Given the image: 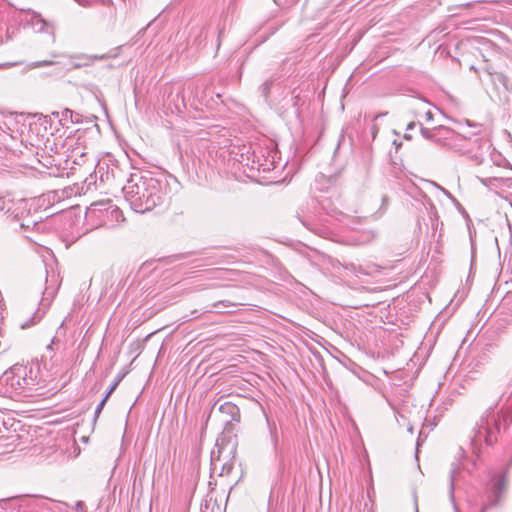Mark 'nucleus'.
I'll return each mask as SVG.
<instances>
[{
    "label": "nucleus",
    "instance_id": "f257e3e1",
    "mask_svg": "<svg viewBox=\"0 0 512 512\" xmlns=\"http://www.w3.org/2000/svg\"><path fill=\"white\" fill-rule=\"evenodd\" d=\"M168 182L164 176L149 171L130 174L122 191L125 200L136 213H147L161 206L167 199Z\"/></svg>",
    "mask_w": 512,
    "mask_h": 512
},
{
    "label": "nucleus",
    "instance_id": "f03ea898",
    "mask_svg": "<svg viewBox=\"0 0 512 512\" xmlns=\"http://www.w3.org/2000/svg\"><path fill=\"white\" fill-rule=\"evenodd\" d=\"M512 422V412L509 410L495 412V407L488 408L480 417L473 430L471 445L473 452L478 455L480 446L484 442L487 446L494 445L498 440L501 427L506 428Z\"/></svg>",
    "mask_w": 512,
    "mask_h": 512
},
{
    "label": "nucleus",
    "instance_id": "7ed1b4c3",
    "mask_svg": "<svg viewBox=\"0 0 512 512\" xmlns=\"http://www.w3.org/2000/svg\"><path fill=\"white\" fill-rule=\"evenodd\" d=\"M37 374L32 367L12 366L0 377V393L9 398L30 395L38 384Z\"/></svg>",
    "mask_w": 512,
    "mask_h": 512
},
{
    "label": "nucleus",
    "instance_id": "20e7f679",
    "mask_svg": "<svg viewBox=\"0 0 512 512\" xmlns=\"http://www.w3.org/2000/svg\"><path fill=\"white\" fill-rule=\"evenodd\" d=\"M62 361V344L60 340L54 337L51 343L46 347L45 353L42 355V362L47 370L57 374L61 371Z\"/></svg>",
    "mask_w": 512,
    "mask_h": 512
},
{
    "label": "nucleus",
    "instance_id": "39448f33",
    "mask_svg": "<svg viewBox=\"0 0 512 512\" xmlns=\"http://www.w3.org/2000/svg\"><path fill=\"white\" fill-rule=\"evenodd\" d=\"M419 126L422 137L438 145L448 147L449 142L453 140L455 131L449 127L440 125L430 129L424 127L421 123H419Z\"/></svg>",
    "mask_w": 512,
    "mask_h": 512
},
{
    "label": "nucleus",
    "instance_id": "423d86ee",
    "mask_svg": "<svg viewBox=\"0 0 512 512\" xmlns=\"http://www.w3.org/2000/svg\"><path fill=\"white\" fill-rule=\"evenodd\" d=\"M482 144L483 141L481 138H468L455 132L453 140H451L448 144V148L460 154L471 155V157H475L476 159H478V155L476 153L472 155V153L474 147L480 148Z\"/></svg>",
    "mask_w": 512,
    "mask_h": 512
},
{
    "label": "nucleus",
    "instance_id": "0eeeda50",
    "mask_svg": "<svg viewBox=\"0 0 512 512\" xmlns=\"http://www.w3.org/2000/svg\"><path fill=\"white\" fill-rule=\"evenodd\" d=\"M73 140H68L65 143L66 150V158H65V168L74 169V165L82 166L87 161V152L86 148L80 143H72Z\"/></svg>",
    "mask_w": 512,
    "mask_h": 512
},
{
    "label": "nucleus",
    "instance_id": "6e6552de",
    "mask_svg": "<svg viewBox=\"0 0 512 512\" xmlns=\"http://www.w3.org/2000/svg\"><path fill=\"white\" fill-rule=\"evenodd\" d=\"M507 477L505 474L494 475L487 487L489 506L498 505L506 491Z\"/></svg>",
    "mask_w": 512,
    "mask_h": 512
},
{
    "label": "nucleus",
    "instance_id": "1a4fd4ad",
    "mask_svg": "<svg viewBox=\"0 0 512 512\" xmlns=\"http://www.w3.org/2000/svg\"><path fill=\"white\" fill-rule=\"evenodd\" d=\"M493 389L498 394L499 402L508 401L512 397V368L494 381Z\"/></svg>",
    "mask_w": 512,
    "mask_h": 512
},
{
    "label": "nucleus",
    "instance_id": "9d476101",
    "mask_svg": "<svg viewBox=\"0 0 512 512\" xmlns=\"http://www.w3.org/2000/svg\"><path fill=\"white\" fill-rule=\"evenodd\" d=\"M223 451V448H218L217 451L213 450L211 453L210 470L212 474L225 476L229 475L233 469V463L230 460L224 461L221 458Z\"/></svg>",
    "mask_w": 512,
    "mask_h": 512
},
{
    "label": "nucleus",
    "instance_id": "9b49d317",
    "mask_svg": "<svg viewBox=\"0 0 512 512\" xmlns=\"http://www.w3.org/2000/svg\"><path fill=\"white\" fill-rule=\"evenodd\" d=\"M29 23L38 33H50L55 41L54 24L47 22L39 13L32 12Z\"/></svg>",
    "mask_w": 512,
    "mask_h": 512
},
{
    "label": "nucleus",
    "instance_id": "f8f14e48",
    "mask_svg": "<svg viewBox=\"0 0 512 512\" xmlns=\"http://www.w3.org/2000/svg\"><path fill=\"white\" fill-rule=\"evenodd\" d=\"M45 271H46L47 276H46V281H45L46 286H45L43 295H44V299L48 300V299H52L57 292V289L59 286V281H58L59 275L57 273H55V271L53 269L50 274L47 267H45Z\"/></svg>",
    "mask_w": 512,
    "mask_h": 512
},
{
    "label": "nucleus",
    "instance_id": "ddd939ff",
    "mask_svg": "<svg viewBox=\"0 0 512 512\" xmlns=\"http://www.w3.org/2000/svg\"><path fill=\"white\" fill-rule=\"evenodd\" d=\"M242 305L240 302H232L229 300H221L214 302L211 305V309L206 310V312H216V313H225V312H234L235 309Z\"/></svg>",
    "mask_w": 512,
    "mask_h": 512
},
{
    "label": "nucleus",
    "instance_id": "4468645a",
    "mask_svg": "<svg viewBox=\"0 0 512 512\" xmlns=\"http://www.w3.org/2000/svg\"><path fill=\"white\" fill-rule=\"evenodd\" d=\"M219 410L222 413H226V414L230 415L232 421L240 420L239 408L231 402H225V403L221 404L219 407Z\"/></svg>",
    "mask_w": 512,
    "mask_h": 512
},
{
    "label": "nucleus",
    "instance_id": "2eb2a0df",
    "mask_svg": "<svg viewBox=\"0 0 512 512\" xmlns=\"http://www.w3.org/2000/svg\"><path fill=\"white\" fill-rule=\"evenodd\" d=\"M457 468H453L450 472V485H449V498L453 505L455 512H460L456 502H455V473Z\"/></svg>",
    "mask_w": 512,
    "mask_h": 512
},
{
    "label": "nucleus",
    "instance_id": "dca6fc26",
    "mask_svg": "<svg viewBox=\"0 0 512 512\" xmlns=\"http://www.w3.org/2000/svg\"><path fill=\"white\" fill-rule=\"evenodd\" d=\"M52 115L58 117L60 123L64 126L68 122H70L69 121L70 118H73V110H71L69 108H65V109H63L60 112H58V111L57 112H53Z\"/></svg>",
    "mask_w": 512,
    "mask_h": 512
},
{
    "label": "nucleus",
    "instance_id": "f3484780",
    "mask_svg": "<svg viewBox=\"0 0 512 512\" xmlns=\"http://www.w3.org/2000/svg\"><path fill=\"white\" fill-rule=\"evenodd\" d=\"M107 214H109L115 222H123L125 220L122 210L117 206H110L107 209Z\"/></svg>",
    "mask_w": 512,
    "mask_h": 512
},
{
    "label": "nucleus",
    "instance_id": "a211bd4d",
    "mask_svg": "<svg viewBox=\"0 0 512 512\" xmlns=\"http://www.w3.org/2000/svg\"><path fill=\"white\" fill-rule=\"evenodd\" d=\"M266 420H267V424H268V428H269V432H270L271 441L274 446V449L276 450L277 446H278L277 427H276L275 422H271L269 420V418H266Z\"/></svg>",
    "mask_w": 512,
    "mask_h": 512
},
{
    "label": "nucleus",
    "instance_id": "6ab92c4d",
    "mask_svg": "<svg viewBox=\"0 0 512 512\" xmlns=\"http://www.w3.org/2000/svg\"><path fill=\"white\" fill-rule=\"evenodd\" d=\"M272 84H273V81L272 80H266L261 86H260V91H261V94L267 98L270 94V91H271V87H272Z\"/></svg>",
    "mask_w": 512,
    "mask_h": 512
},
{
    "label": "nucleus",
    "instance_id": "aec40b11",
    "mask_svg": "<svg viewBox=\"0 0 512 512\" xmlns=\"http://www.w3.org/2000/svg\"><path fill=\"white\" fill-rule=\"evenodd\" d=\"M122 380V377H118L114 380V382L107 388L104 397L106 399H109L110 395L114 392L120 381Z\"/></svg>",
    "mask_w": 512,
    "mask_h": 512
},
{
    "label": "nucleus",
    "instance_id": "412c9836",
    "mask_svg": "<svg viewBox=\"0 0 512 512\" xmlns=\"http://www.w3.org/2000/svg\"><path fill=\"white\" fill-rule=\"evenodd\" d=\"M108 399H106L105 397H103V399L99 402V404L97 405L96 409H95V412H94V419L93 421L96 422L98 417L100 416L106 402H107Z\"/></svg>",
    "mask_w": 512,
    "mask_h": 512
},
{
    "label": "nucleus",
    "instance_id": "4be33fe9",
    "mask_svg": "<svg viewBox=\"0 0 512 512\" xmlns=\"http://www.w3.org/2000/svg\"><path fill=\"white\" fill-rule=\"evenodd\" d=\"M480 182L484 185V186H490V185H493L494 182H499L501 181L500 178H497V177H488V178H479Z\"/></svg>",
    "mask_w": 512,
    "mask_h": 512
},
{
    "label": "nucleus",
    "instance_id": "5701e85b",
    "mask_svg": "<svg viewBox=\"0 0 512 512\" xmlns=\"http://www.w3.org/2000/svg\"><path fill=\"white\" fill-rule=\"evenodd\" d=\"M76 58L78 59H88L90 60L91 62L95 61V60H102V59H106L107 56L106 55H94V56H88V55H81V56H77Z\"/></svg>",
    "mask_w": 512,
    "mask_h": 512
},
{
    "label": "nucleus",
    "instance_id": "b1692460",
    "mask_svg": "<svg viewBox=\"0 0 512 512\" xmlns=\"http://www.w3.org/2000/svg\"><path fill=\"white\" fill-rule=\"evenodd\" d=\"M388 205H389V198H388L387 195H383L382 196V204H381V207L379 209L381 212H380V214L377 217H380L386 211Z\"/></svg>",
    "mask_w": 512,
    "mask_h": 512
},
{
    "label": "nucleus",
    "instance_id": "393cba45",
    "mask_svg": "<svg viewBox=\"0 0 512 512\" xmlns=\"http://www.w3.org/2000/svg\"><path fill=\"white\" fill-rule=\"evenodd\" d=\"M75 511L76 512H87L85 503L83 501H77L75 504Z\"/></svg>",
    "mask_w": 512,
    "mask_h": 512
},
{
    "label": "nucleus",
    "instance_id": "a878e982",
    "mask_svg": "<svg viewBox=\"0 0 512 512\" xmlns=\"http://www.w3.org/2000/svg\"><path fill=\"white\" fill-rule=\"evenodd\" d=\"M70 123H81L82 115L78 112L73 111V118L69 119Z\"/></svg>",
    "mask_w": 512,
    "mask_h": 512
},
{
    "label": "nucleus",
    "instance_id": "bb28decb",
    "mask_svg": "<svg viewBox=\"0 0 512 512\" xmlns=\"http://www.w3.org/2000/svg\"><path fill=\"white\" fill-rule=\"evenodd\" d=\"M52 61H48V60H44V61H40V62H37L36 63V67H44V66H49V65H52Z\"/></svg>",
    "mask_w": 512,
    "mask_h": 512
},
{
    "label": "nucleus",
    "instance_id": "cd10ccee",
    "mask_svg": "<svg viewBox=\"0 0 512 512\" xmlns=\"http://www.w3.org/2000/svg\"><path fill=\"white\" fill-rule=\"evenodd\" d=\"M7 208V202L3 197H0V211H3Z\"/></svg>",
    "mask_w": 512,
    "mask_h": 512
},
{
    "label": "nucleus",
    "instance_id": "c85d7f7f",
    "mask_svg": "<svg viewBox=\"0 0 512 512\" xmlns=\"http://www.w3.org/2000/svg\"><path fill=\"white\" fill-rule=\"evenodd\" d=\"M413 497H414L415 512H419V508H418V496H417V493H416V492H414Z\"/></svg>",
    "mask_w": 512,
    "mask_h": 512
},
{
    "label": "nucleus",
    "instance_id": "c756f323",
    "mask_svg": "<svg viewBox=\"0 0 512 512\" xmlns=\"http://www.w3.org/2000/svg\"><path fill=\"white\" fill-rule=\"evenodd\" d=\"M417 123L415 121H411L407 124V127H406V130L409 131V130H412L416 127Z\"/></svg>",
    "mask_w": 512,
    "mask_h": 512
},
{
    "label": "nucleus",
    "instance_id": "7c9ffc66",
    "mask_svg": "<svg viewBox=\"0 0 512 512\" xmlns=\"http://www.w3.org/2000/svg\"><path fill=\"white\" fill-rule=\"evenodd\" d=\"M425 116L428 121L433 120V113L430 110L426 112Z\"/></svg>",
    "mask_w": 512,
    "mask_h": 512
},
{
    "label": "nucleus",
    "instance_id": "2f4dec72",
    "mask_svg": "<svg viewBox=\"0 0 512 512\" xmlns=\"http://www.w3.org/2000/svg\"><path fill=\"white\" fill-rule=\"evenodd\" d=\"M404 139H406V140H411V139H412V136H411L410 134H408V133H405V134H404Z\"/></svg>",
    "mask_w": 512,
    "mask_h": 512
},
{
    "label": "nucleus",
    "instance_id": "473e14b6",
    "mask_svg": "<svg viewBox=\"0 0 512 512\" xmlns=\"http://www.w3.org/2000/svg\"><path fill=\"white\" fill-rule=\"evenodd\" d=\"M222 34H223V30H219V34H218V41L220 40V38L222 37Z\"/></svg>",
    "mask_w": 512,
    "mask_h": 512
},
{
    "label": "nucleus",
    "instance_id": "72a5a7b5",
    "mask_svg": "<svg viewBox=\"0 0 512 512\" xmlns=\"http://www.w3.org/2000/svg\"><path fill=\"white\" fill-rule=\"evenodd\" d=\"M100 178H101V180H102V181H105V179H104L103 175H101V177H100ZM108 179H109V175H108V173H107V174H106V180H108Z\"/></svg>",
    "mask_w": 512,
    "mask_h": 512
},
{
    "label": "nucleus",
    "instance_id": "f704fd0d",
    "mask_svg": "<svg viewBox=\"0 0 512 512\" xmlns=\"http://www.w3.org/2000/svg\"><path fill=\"white\" fill-rule=\"evenodd\" d=\"M256 162H257V164H258L259 166H262V165H263V164L261 163V161H260V158H259V157H257V161H256Z\"/></svg>",
    "mask_w": 512,
    "mask_h": 512
},
{
    "label": "nucleus",
    "instance_id": "c9c22d12",
    "mask_svg": "<svg viewBox=\"0 0 512 512\" xmlns=\"http://www.w3.org/2000/svg\"><path fill=\"white\" fill-rule=\"evenodd\" d=\"M88 63H84V64H76L75 67H81L82 65H87Z\"/></svg>",
    "mask_w": 512,
    "mask_h": 512
},
{
    "label": "nucleus",
    "instance_id": "e433bc0d",
    "mask_svg": "<svg viewBox=\"0 0 512 512\" xmlns=\"http://www.w3.org/2000/svg\"><path fill=\"white\" fill-rule=\"evenodd\" d=\"M393 144H396L397 147L401 146V143H396V141H393Z\"/></svg>",
    "mask_w": 512,
    "mask_h": 512
},
{
    "label": "nucleus",
    "instance_id": "4c0bfd02",
    "mask_svg": "<svg viewBox=\"0 0 512 512\" xmlns=\"http://www.w3.org/2000/svg\"><path fill=\"white\" fill-rule=\"evenodd\" d=\"M393 144H396L397 147L401 146V143H396V141H393Z\"/></svg>",
    "mask_w": 512,
    "mask_h": 512
},
{
    "label": "nucleus",
    "instance_id": "58836bf2",
    "mask_svg": "<svg viewBox=\"0 0 512 512\" xmlns=\"http://www.w3.org/2000/svg\"><path fill=\"white\" fill-rule=\"evenodd\" d=\"M56 160L53 158L51 161H49V164L52 165L53 162H55Z\"/></svg>",
    "mask_w": 512,
    "mask_h": 512
},
{
    "label": "nucleus",
    "instance_id": "ea45409f",
    "mask_svg": "<svg viewBox=\"0 0 512 512\" xmlns=\"http://www.w3.org/2000/svg\"><path fill=\"white\" fill-rule=\"evenodd\" d=\"M4 502H5V500H0V506H1V505H2V503H4Z\"/></svg>",
    "mask_w": 512,
    "mask_h": 512
},
{
    "label": "nucleus",
    "instance_id": "a19ab883",
    "mask_svg": "<svg viewBox=\"0 0 512 512\" xmlns=\"http://www.w3.org/2000/svg\"><path fill=\"white\" fill-rule=\"evenodd\" d=\"M5 501H7L6 499H4ZM6 502L2 503V505L0 506L1 508H3V505L5 504Z\"/></svg>",
    "mask_w": 512,
    "mask_h": 512
}]
</instances>
